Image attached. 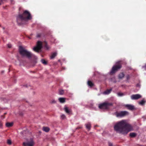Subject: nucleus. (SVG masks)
<instances>
[{
    "instance_id": "1",
    "label": "nucleus",
    "mask_w": 146,
    "mask_h": 146,
    "mask_svg": "<svg viewBox=\"0 0 146 146\" xmlns=\"http://www.w3.org/2000/svg\"><path fill=\"white\" fill-rule=\"evenodd\" d=\"M114 129L117 132L124 135L133 130V128L125 120H122L115 124L114 126Z\"/></svg>"
},
{
    "instance_id": "2",
    "label": "nucleus",
    "mask_w": 146,
    "mask_h": 146,
    "mask_svg": "<svg viewBox=\"0 0 146 146\" xmlns=\"http://www.w3.org/2000/svg\"><path fill=\"white\" fill-rule=\"evenodd\" d=\"M32 17L29 12L27 11H25L23 14L19 15L17 17V21L19 25L23 24V22L31 19Z\"/></svg>"
},
{
    "instance_id": "3",
    "label": "nucleus",
    "mask_w": 146,
    "mask_h": 146,
    "mask_svg": "<svg viewBox=\"0 0 146 146\" xmlns=\"http://www.w3.org/2000/svg\"><path fill=\"white\" fill-rule=\"evenodd\" d=\"M19 52L22 56H26L29 58H31L33 55L31 52L28 51L25 48L22 46H19Z\"/></svg>"
},
{
    "instance_id": "4",
    "label": "nucleus",
    "mask_w": 146,
    "mask_h": 146,
    "mask_svg": "<svg viewBox=\"0 0 146 146\" xmlns=\"http://www.w3.org/2000/svg\"><path fill=\"white\" fill-rule=\"evenodd\" d=\"M112 104L111 103L105 102L99 105V107L101 109L105 110L108 109L109 106H111Z\"/></svg>"
},
{
    "instance_id": "5",
    "label": "nucleus",
    "mask_w": 146,
    "mask_h": 146,
    "mask_svg": "<svg viewBox=\"0 0 146 146\" xmlns=\"http://www.w3.org/2000/svg\"><path fill=\"white\" fill-rule=\"evenodd\" d=\"M120 61H118L116 63L115 66H113L110 72L111 74H112L115 73L116 71L118 69H120L121 67V65L120 64Z\"/></svg>"
},
{
    "instance_id": "6",
    "label": "nucleus",
    "mask_w": 146,
    "mask_h": 146,
    "mask_svg": "<svg viewBox=\"0 0 146 146\" xmlns=\"http://www.w3.org/2000/svg\"><path fill=\"white\" fill-rule=\"evenodd\" d=\"M129 114V112L126 111H121L115 113L117 117H123Z\"/></svg>"
},
{
    "instance_id": "7",
    "label": "nucleus",
    "mask_w": 146,
    "mask_h": 146,
    "mask_svg": "<svg viewBox=\"0 0 146 146\" xmlns=\"http://www.w3.org/2000/svg\"><path fill=\"white\" fill-rule=\"evenodd\" d=\"M42 47V44L41 42L38 41L37 42L36 46L33 48V50L37 52H38L39 51Z\"/></svg>"
},
{
    "instance_id": "8",
    "label": "nucleus",
    "mask_w": 146,
    "mask_h": 146,
    "mask_svg": "<svg viewBox=\"0 0 146 146\" xmlns=\"http://www.w3.org/2000/svg\"><path fill=\"white\" fill-rule=\"evenodd\" d=\"M34 144V142L32 139H31L27 142H24L23 143V146H33Z\"/></svg>"
},
{
    "instance_id": "9",
    "label": "nucleus",
    "mask_w": 146,
    "mask_h": 146,
    "mask_svg": "<svg viewBox=\"0 0 146 146\" xmlns=\"http://www.w3.org/2000/svg\"><path fill=\"white\" fill-rule=\"evenodd\" d=\"M141 97V96L139 94L133 95L131 96V98L132 100H138Z\"/></svg>"
},
{
    "instance_id": "10",
    "label": "nucleus",
    "mask_w": 146,
    "mask_h": 146,
    "mask_svg": "<svg viewBox=\"0 0 146 146\" xmlns=\"http://www.w3.org/2000/svg\"><path fill=\"white\" fill-rule=\"evenodd\" d=\"M125 106L128 110H132L135 109L134 106L131 105L127 104L125 105Z\"/></svg>"
},
{
    "instance_id": "11",
    "label": "nucleus",
    "mask_w": 146,
    "mask_h": 146,
    "mask_svg": "<svg viewBox=\"0 0 146 146\" xmlns=\"http://www.w3.org/2000/svg\"><path fill=\"white\" fill-rule=\"evenodd\" d=\"M64 109L66 113L68 114L70 113L71 112V110L68 109V108L66 106H65Z\"/></svg>"
},
{
    "instance_id": "12",
    "label": "nucleus",
    "mask_w": 146,
    "mask_h": 146,
    "mask_svg": "<svg viewBox=\"0 0 146 146\" xmlns=\"http://www.w3.org/2000/svg\"><path fill=\"white\" fill-rule=\"evenodd\" d=\"M59 102L61 103H64L65 102V98H60L58 99Z\"/></svg>"
},
{
    "instance_id": "13",
    "label": "nucleus",
    "mask_w": 146,
    "mask_h": 146,
    "mask_svg": "<svg viewBox=\"0 0 146 146\" xmlns=\"http://www.w3.org/2000/svg\"><path fill=\"white\" fill-rule=\"evenodd\" d=\"M112 90V89H110V90H106L104 92L103 94H110L111 91Z\"/></svg>"
},
{
    "instance_id": "14",
    "label": "nucleus",
    "mask_w": 146,
    "mask_h": 146,
    "mask_svg": "<svg viewBox=\"0 0 146 146\" xmlns=\"http://www.w3.org/2000/svg\"><path fill=\"white\" fill-rule=\"evenodd\" d=\"M86 128L89 129H90L91 128V124L90 123H88L85 124Z\"/></svg>"
},
{
    "instance_id": "15",
    "label": "nucleus",
    "mask_w": 146,
    "mask_h": 146,
    "mask_svg": "<svg viewBox=\"0 0 146 146\" xmlns=\"http://www.w3.org/2000/svg\"><path fill=\"white\" fill-rule=\"evenodd\" d=\"M57 53L56 52H54L52 54L50 57L51 59H53L54 58L56 55Z\"/></svg>"
},
{
    "instance_id": "16",
    "label": "nucleus",
    "mask_w": 146,
    "mask_h": 146,
    "mask_svg": "<svg viewBox=\"0 0 146 146\" xmlns=\"http://www.w3.org/2000/svg\"><path fill=\"white\" fill-rule=\"evenodd\" d=\"M88 84L89 86H90V87H92L94 85V84H93V83L90 81H88Z\"/></svg>"
},
{
    "instance_id": "17",
    "label": "nucleus",
    "mask_w": 146,
    "mask_h": 146,
    "mask_svg": "<svg viewBox=\"0 0 146 146\" xmlns=\"http://www.w3.org/2000/svg\"><path fill=\"white\" fill-rule=\"evenodd\" d=\"M49 130V128L48 127H44L43 128V130L46 132H48Z\"/></svg>"
},
{
    "instance_id": "18",
    "label": "nucleus",
    "mask_w": 146,
    "mask_h": 146,
    "mask_svg": "<svg viewBox=\"0 0 146 146\" xmlns=\"http://www.w3.org/2000/svg\"><path fill=\"white\" fill-rule=\"evenodd\" d=\"M13 125L12 123H7L6 124V126L8 127H10L12 126Z\"/></svg>"
},
{
    "instance_id": "19",
    "label": "nucleus",
    "mask_w": 146,
    "mask_h": 146,
    "mask_svg": "<svg viewBox=\"0 0 146 146\" xmlns=\"http://www.w3.org/2000/svg\"><path fill=\"white\" fill-rule=\"evenodd\" d=\"M126 94L125 93H122L121 92H119L117 93V95L118 96H122L125 95Z\"/></svg>"
},
{
    "instance_id": "20",
    "label": "nucleus",
    "mask_w": 146,
    "mask_h": 146,
    "mask_svg": "<svg viewBox=\"0 0 146 146\" xmlns=\"http://www.w3.org/2000/svg\"><path fill=\"white\" fill-rule=\"evenodd\" d=\"M124 76V74L123 73H121L119 75L118 77L119 78L121 79L123 78Z\"/></svg>"
},
{
    "instance_id": "21",
    "label": "nucleus",
    "mask_w": 146,
    "mask_h": 146,
    "mask_svg": "<svg viewBox=\"0 0 146 146\" xmlns=\"http://www.w3.org/2000/svg\"><path fill=\"white\" fill-rule=\"evenodd\" d=\"M145 101L143 100H142L139 102V104L141 105H143L145 103Z\"/></svg>"
},
{
    "instance_id": "22",
    "label": "nucleus",
    "mask_w": 146,
    "mask_h": 146,
    "mask_svg": "<svg viewBox=\"0 0 146 146\" xmlns=\"http://www.w3.org/2000/svg\"><path fill=\"white\" fill-rule=\"evenodd\" d=\"M129 135L131 137H134L136 136V134L135 133H132L130 134Z\"/></svg>"
},
{
    "instance_id": "23",
    "label": "nucleus",
    "mask_w": 146,
    "mask_h": 146,
    "mask_svg": "<svg viewBox=\"0 0 146 146\" xmlns=\"http://www.w3.org/2000/svg\"><path fill=\"white\" fill-rule=\"evenodd\" d=\"M41 62L44 65H46L47 64L46 62L43 59H42L41 60Z\"/></svg>"
},
{
    "instance_id": "24",
    "label": "nucleus",
    "mask_w": 146,
    "mask_h": 146,
    "mask_svg": "<svg viewBox=\"0 0 146 146\" xmlns=\"http://www.w3.org/2000/svg\"><path fill=\"white\" fill-rule=\"evenodd\" d=\"M64 91L63 90H60L59 91V94L60 95H62L64 94Z\"/></svg>"
},
{
    "instance_id": "25",
    "label": "nucleus",
    "mask_w": 146,
    "mask_h": 146,
    "mask_svg": "<svg viewBox=\"0 0 146 146\" xmlns=\"http://www.w3.org/2000/svg\"><path fill=\"white\" fill-rule=\"evenodd\" d=\"M50 103L51 104H55L56 103V101L54 100L53 99L50 101Z\"/></svg>"
},
{
    "instance_id": "26",
    "label": "nucleus",
    "mask_w": 146,
    "mask_h": 146,
    "mask_svg": "<svg viewBox=\"0 0 146 146\" xmlns=\"http://www.w3.org/2000/svg\"><path fill=\"white\" fill-rule=\"evenodd\" d=\"M61 118L62 119H64L66 118V116L64 114H62L61 115Z\"/></svg>"
},
{
    "instance_id": "27",
    "label": "nucleus",
    "mask_w": 146,
    "mask_h": 146,
    "mask_svg": "<svg viewBox=\"0 0 146 146\" xmlns=\"http://www.w3.org/2000/svg\"><path fill=\"white\" fill-rule=\"evenodd\" d=\"M7 143L9 144H11V141L10 140H7Z\"/></svg>"
},
{
    "instance_id": "28",
    "label": "nucleus",
    "mask_w": 146,
    "mask_h": 146,
    "mask_svg": "<svg viewBox=\"0 0 146 146\" xmlns=\"http://www.w3.org/2000/svg\"><path fill=\"white\" fill-rule=\"evenodd\" d=\"M45 47H46V48L47 49H48L49 48V47L46 44L45 45Z\"/></svg>"
},
{
    "instance_id": "29",
    "label": "nucleus",
    "mask_w": 146,
    "mask_h": 146,
    "mask_svg": "<svg viewBox=\"0 0 146 146\" xmlns=\"http://www.w3.org/2000/svg\"><path fill=\"white\" fill-rule=\"evenodd\" d=\"M8 47L9 48H11L12 46V45L11 44H7Z\"/></svg>"
},
{
    "instance_id": "30",
    "label": "nucleus",
    "mask_w": 146,
    "mask_h": 146,
    "mask_svg": "<svg viewBox=\"0 0 146 146\" xmlns=\"http://www.w3.org/2000/svg\"><path fill=\"white\" fill-rule=\"evenodd\" d=\"M41 35L40 34H37L36 37L38 38L40 37V36Z\"/></svg>"
},
{
    "instance_id": "31",
    "label": "nucleus",
    "mask_w": 146,
    "mask_h": 146,
    "mask_svg": "<svg viewBox=\"0 0 146 146\" xmlns=\"http://www.w3.org/2000/svg\"><path fill=\"white\" fill-rule=\"evenodd\" d=\"M108 144L109 146H113L112 144L110 142H109Z\"/></svg>"
},
{
    "instance_id": "32",
    "label": "nucleus",
    "mask_w": 146,
    "mask_h": 146,
    "mask_svg": "<svg viewBox=\"0 0 146 146\" xmlns=\"http://www.w3.org/2000/svg\"><path fill=\"white\" fill-rule=\"evenodd\" d=\"M142 68H144L146 70V64L145 66H143Z\"/></svg>"
},
{
    "instance_id": "33",
    "label": "nucleus",
    "mask_w": 146,
    "mask_h": 146,
    "mask_svg": "<svg viewBox=\"0 0 146 146\" xmlns=\"http://www.w3.org/2000/svg\"><path fill=\"white\" fill-rule=\"evenodd\" d=\"M24 131H23V132H21V133H20L21 134V135H23V133H24Z\"/></svg>"
},
{
    "instance_id": "34",
    "label": "nucleus",
    "mask_w": 146,
    "mask_h": 146,
    "mask_svg": "<svg viewBox=\"0 0 146 146\" xmlns=\"http://www.w3.org/2000/svg\"><path fill=\"white\" fill-rule=\"evenodd\" d=\"M13 0H11V2L13 4Z\"/></svg>"
},
{
    "instance_id": "35",
    "label": "nucleus",
    "mask_w": 146,
    "mask_h": 146,
    "mask_svg": "<svg viewBox=\"0 0 146 146\" xmlns=\"http://www.w3.org/2000/svg\"><path fill=\"white\" fill-rule=\"evenodd\" d=\"M129 78V75H127V79H128Z\"/></svg>"
},
{
    "instance_id": "36",
    "label": "nucleus",
    "mask_w": 146,
    "mask_h": 146,
    "mask_svg": "<svg viewBox=\"0 0 146 146\" xmlns=\"http://www.w3.org/2000/svg\"><path fill=\"white\" fill-rule=\"evenodd\" d=\"M2 126V123L0 122V127Z\"/></svg>"
},
{
    "instance_id": "37",
    "label": "nucleus",
    "mask_w": 146,
    "mask_h": 146,
    "mask_svg": "<svg viewBox=\"0 0 146 146\" xmlns=\"http://www.w3.org/2000/svg\"><path fill=\"white\" fill-rule=\"evenodd\" d=\"M1 5V2L0 1V5Z\"/></svg>"
},
{
    "instance_id": "38",
    "label": "nucleus",
    "mask_w": 146,
    "mask_h": 146,
    "mask_svg": "<svg viewBox=\"0 0 146 146\" xmlns=\"http://www.w3.org/2000/svg\"><path fill=\"white\" fill-rule=\"evenodd\" d=\"M2 73H3V72H4V71H2Z\"/></svg>"
}]
</instances>
